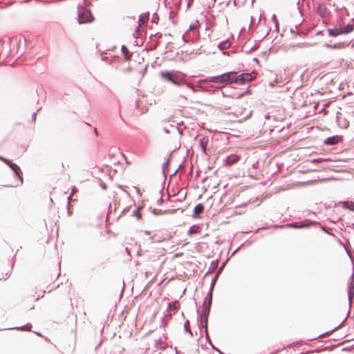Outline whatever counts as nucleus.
<instances>
[{
	"label": "nucleus",
	"instance_id": "10",
	"mask_svg": "<svg viewBox=\"0 0 354 354\" xmlns=\"http://www.w3.org/2000/svg\"><path fill=\"white\" fill-rule=\"evenodd\" d=\"M10 167L15 171V176H17V178H19L20 183L21 184L23 182V180H22V178L19 176V172L21 171L20 168L16 164H14V163L10 164Z\"/></svg>",
	"mask_w": 354,
	"mask_h": 354
},
{
	"label": "nucleus",
	"instance_id": "16",
	"mask_svg": "<svg viewBox=\"0 0 354 354\" xmlns=\"http://www.w3.org/2000/svg\"><path fill=\"white\" fill-rule=\"evenodd\" d=\"M136 218L137 219L140 220L142 218V215L140 214V209L138 208L135 212H134V214H133Z\"/></svg>",
	"mask_w": 354,
	"mask_h": 354
},
{
	"label": "nucleus",
	"instance_id": "9",
	"mask_svg": "<svg viewBox=\"0 0 354 354\" xmlns=\"http://www.w3.org/2000/svg\"><path fill=\"white\" fill-rule=\"evenodd\" d=\"M239 160V157L236 154H232L229 156L226 160L225 162L227 165H232L236 162H237Z\"/></svg>",
	"mask_w": 354,
	"mask_h": 354
},
{
	"label": "nucleus",
	"instance_id": "7",
	"mask_svg": "<svg viewBox=\"0 0 354 354\" xmlns=\"http://www.w3.org/2000/svg\"><path fill=\"white\" fill-rule=\"evenodd\" d=\"M10 274V269L9 267L3 268L0 270V281H5L8 279Z\"/></svg>",
	"mask_w": 354,
	"mask_h": 354
},
{
	"label": "nucleus",
	"instance_id": "13",
	"mask_svg": "<svg viewBox=\"0 0 354 354\" xmlns=\"http://www.w3.org/2000/svg\"><path fill=\"white\" fill-rule=\"evenodd\" d=\"M342 207L344 208L348 209L351 211H354V202H353V201L344 202Z\"/></svg>",
	"mask_w": 354,
	"mask_h": 354
},
{
	"label": "nucleus",
	"instance_id": "14",
	"mask_svg": "<svg viewBox=\"0 0 354 354\" xmlns=\"http://www.w3.org/2000/svg\"><path fill=\"white\" fill-rule=\"evenodd\" d=\"M327 160H328L327 159L320 158H317V159H313L310 160V162L313 163H321V162H325Z\"/></svg>",
	"mask_w": 354,
	"mask_h": 354
},
{
	"label": "nucleus",
	"instance_id": "3",
	"mask_svg": "<svg viewBox=\"0 0 354 354\" xmlns=\"http://www.w3.org/2000/svg\"><path fill=\"white\" fill-rule=\"evenodd\" d=\"M160 75L164 80H168L176 85H180L183 82V78L176 71H162Z\"/></svg>",
	"mask_w": 354,
	"mask_h": 354
},
{
	"label": "nucleus",
	"instance_id": "4",
	"mask_svg": "<svg viewBox=\"0 0 354 354\" xmlns=\"http://www.w3.org/2000/svg\"><path fill=\"white\" fill-rule=\"evenodd\" d=\"M93 19L94 17L90 10L84 8L79 10L78 21L80 24L91 22Z\"/></svg>",
	"mask_w": 354,
	"mask_h": 354
},
{
	"label": "nucleus",
	"instance_id": "18",
	"mask_svg": "<svg viewBox=\"0 0 354 354\" xmlns=\"http://www.w3.org/2000/svg\"><path fill=\"white\" fill-rule=\"evenodd\" d=\"M165 131L166 133H169L168 129H165Z\"/></svg>",
	"mask_w": 354,
	"mask_h": 354
},
{
	"label": "nucleus",
	"instance_id": "11",
	"mask_svg": "<svg viewBox=\"0 0 354 354\" xmlns=\"http://www.w3.org/2000/svg\"><path fill=\"white\" fill-rule=\"evenodd\" d=\"M121 50H122V53L126 59H127V60L131 59V55L130 54L129 50L127 49V48L126 46H122Z\"/></svg>",
	"mask_w": 354,
	"mask_h": 354
},
{
	"label": "nucleus",
	"instance_id": "2",
	"mask_svg": "<svg viewBox=\"0 0 354 354\" xmlns=\"http://www.w3.org/2000/svg\"><path fill=\"white\" fill-rule=\"evenodd\" d=\"M354 30L353 24H342L335 26L333 28L328 29V34L330 37H337L341 35H346L352 32Z\"/></svg>",
	"mask_w": 354,
	"mask_h": 354
},
{
	"label": "nucleus",
	"instance_id": "6",
	"mask_svg": "<svg viewBox=\"0 0 354 354\" xmlns=\"http://www.w3.org/2000/svg\"><path fill=\"white\" fill-rule=\"evenodd\" d=\"M342 141V136H333L328 137V138H326L324 140V143L326 145H336Z\"/></svg>",
	"mask_w": 354,
	"mask_h": 354
},
{
	"label": "nucleus",
	"instance_id": "12",
	"mask_svg": "<svg viewBox=\"0 0 354 354\" xmlns=\"http://www.w3.org/2000/svg\"><path fill=\"white\" fill-rule=\"evenodd\" d=\"M200 230H201V227L199 225H192L190 227V229L188 232V234H189V235H192L193 234L198 233L200 232Z\"/></svg>",
	"mask_w": 354,
	"mask_h": 354
},
{
	"label": "nucleus",
	"instance_id": "1",
	"mask_svg": "<svg viewBox=\"0 0 354 354\" xmlns=\"http://www.w3.org/2000/svg\"><path fill=\"white\" fill-rule=\"evenodd\" d=\"M256 75L257 73L254 72L242 73L239 75H237L236 72H228L220 75L210 77L209 82L221 84L223 86L232 83L243 84L254 80Z\"/></svg>",
	"mask_w": 354,
	"mask_h": 354
},
{
	"label": "nucleus",
	"instance_id": "5",
	"mask_svg": "<svg viewBox=\"0 0 354 354\" xmlns=\"http://www.w3.org/2000/svg\"><path fill=\"white\" fill-rule=\"evenodd\" d=\"M149 19V13H143L141 14L139 17L138 20V26L137 28V31L143 30L144 28L142 26L148 22Z\"/></svg>",
	"mask_w": 354,
	"mask_h": 354
},
{
	"label": "nucleus",
	"instance_id": "17",
	"mask_svg": "<svg viewBox=\"0 0 354 354\" xmlns=\"http://www.w3.org/2000/svg\"><path fill=\"white\" fill-rule=\"evenodd\" d=\"M195 28H196V26H191L189 27V30H194Z\"/></svg>",
	"mask_w": 354,
	"mask_h": 354
},
{
	"label": "nucleus",
	"instance_id": "22",
	"mask_svg": "<svg viewBox=\"0 0 354 354\" xmlns=\"http://www.w3.org/2000/svg\"><path fill=\"white\" fill-rule=\"evenodd\" d=\"M1 55V53H0V56Z\"/></svg>",
	"mask_w": 354,
	"mask_h": 354
},
{
	"label": "nucleus",
	"instance_id": "20",
	"mask_svg": "<svg viewBox=\"0 0 354 354\" xmlns=\"http://www.w3.org/2000/svg\"><path fill=\"white\" fill-rule=\"evenodd\" d=\"M94 133H97V129H95Z\"/></svg>",
	"mask_w": 354,
	"mask_h": 354
},
{
	"label": "nucleus",
	"instance_id": "15",
	"mask_svg": "<svg viewBox=\"0 0 354 354\" xmlns=\"http://www.w3.org/2000/svg\"><path fill=\"white\" fill-rule=\"evenodd\" d=\"M219 47H220L221 49H227V48H228L230 47V43L227 42V41L221 43L219 45Z\"/></svg>",
	"mask_w": 354,
	"mask_h": 354
},
{
	"label": "nucleus",
	"instance_id": "8",
	"mask_svg": "<svg viewBox=\"0 0 354 354\" xmlns=\"http://www.w3.org/2000/svg\"><path fill=\"white\" fill-rule=\"evenodd\" d=\"M204 211V206L202 204H198L194 209L193 218H198Z\"/></svg>",
	"mask_w": 354,
	"mask_h": 354
},
{
	"label": "nucleus",
	"instance_id": "21",
	"mask_svg": "<svg viewBox=\"0 0 354 354\" xmlns=\"http://www.w3.org/2000/svg\"><path fill=\"white\" fill-rule=\"evenodd\" d=\"M94 133H97V129H95Z\"/></svg>",
	"mask_w": 354,
	"mask_h": 354
},
{
	"label": "nucleus",
	"instance_id": "19",
	"mask_svg": "<svg viewBox=\"0 0 354 354\" xmlns=\"http://www.w3.org/2000/svg\"><path fill=\"white\" fill-rule=\"evenodd\" d=\"M294 226H295V227H299V225H295Z\"/></svg>",
	"mask_w": 354,
	"mask_h": 354
}]
</instances>
